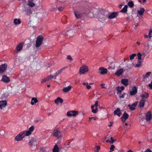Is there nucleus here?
Instances as JSON below:
<instances>
[{
  "instance_id": "1",
  "label": "nucleus",
  "mask_w": 152,
  "mask_h": 152,
  "mask_svg": "<svg viewBox=\"0 0 152 152\" xmlns=\"http://www.w3.org/2000/svg\"><path fill=\"white\" fill-rule=\"evenodd\" d=\"M34 129V126H31L29 128L28 130L22 132L19 134L15 137V140L18 141H21L25 136H28L30 134Z\"/></svg>"
},
{
  "instance_id": "2",
  "label": "nucleus",
  "mask_w": 152,
  "mask_h": 152,
  "mask_svg": "<svg viewBox=\"0 0 152 152\" xmlns=\"http://www.w3.org/2000/svg\"><path fill=\"white\" fill-rule=\"evenodd\" d=\"M108 12L104 10H102L98 14V17L99 21L104 22L107 20V14Z\"/></svg>"
},
{
  "instance_id": "3",
  "label": "nucleus",
  "mask_w": 152,
  "mask_h": 152,
  "mask_svg": "<svg viewBox=\"0 0 152 152\" xmlns=\"http://www.w3.org/2000/svg\"><path fill=\"white\" fill-rule=\"evenodd\" d=\"M53 136L57 138H59L62 136L61 133L58 128H56L53 131L52 134Z\"/></svg>"
},
{
  "instance_id": "4",
  "label": "nucleus",
  "mask_w": 152,
  "mask_h": 152,
  "mask_svg": "<svg viewBox=\"0 0 152 152\" xmlns=\"http://www.w3.org/2000/svg\"><path fill=\"white\" fill-rule=\"evenodd\" d=\"M88 71V67L85 65H83L80 68L79 73L80 74H84Z\"/></svg>"
},
{
  "instance_id": "5",
  "label": "nucleus",
  "mask_w": 152,
  "mask_h": 152,
  "mask_svg": "<svg viewBox=\"0 0 152 152\" xmlns=\"http://www.w3.org/2000/svg\"><path fill=\"white\" fill-rule=\"evenodd\" d=\"M23 10L25 12V14L27 15H30L32 13L31 7L27 5L24 6V9Z\"/></svg>"
},
{
  "instance_id": "6",
  "label": "nucleus",
  "mask_w": 152,
  "mask_h": 152,
  "mask_svg": "<svg viewBox=\"0 0 152 152\" xmlns=\"http://www.w3.org/2000/svg\"><path fill=\"white\" fill-rule=\"evenodd\" d=\"M43 38L42 36H38L37 39L35 46L36 47H39L42 43Z\"/></svg>"
},
{
  "instance_id": "7",
  "label": "nucleus",
  "mask_w": 152,
  "mask_h": 152,
  "mask_svg": "<svg viewBox=\"0 0 152 152\" xmlns=\"http://www.w3.org/2000/svg\"><path fill=\"white\" fill-rule=\"evenodd\" d=\"M39 139L37 137L31 138L29 141V144L30 145H36L39 142Z\"/></svg>"
},
{
  "instance_id": "8",
  "label": "nucleus",
  "mask_w": 152,
  "mask_h": 152,
  "mask_svg": "<svg viewBox=\"0 0 152 152\" xmlns=\"http://www.w3.org/2000/svg\"><path fill=\"white\" fill-rule=\"evenodd\" d=\"M119 12H113L112 13H109L108 12L107 14V19H111L116 17L118 15Z\"/></svg>"
},
{
  "instance_id": "9",
  "label": "nucleus",
  "mask_w": 152,
  "mask_h": 152,
  "mask_svg": "<svg viewBox=\"0 0 152 152\" xmlns=\"http://www.w3.org/2000/svg\"><path fill=\"white\" fill-rule=\"evenodd\" d=\"M27 4L28 7H32L36 6L34 0H28Z\"/></svg>"
},
{
  "instance_id": "10",
  "label": "nucleus",
  "mask_w": 152,
  "mask_h": 152,
  "mask_svg": "<svg viewBox=\"0 0 152 152\" xmlns=\"http://www.w3.org/2000/svg\"><path fill=\"white\" fill-rule=\"evenodd\" d=\"M6 100H3L0 101V109H2L5 108L7 105Z\"/></svg>"
},
{
  "instance_id": "11",
  "label": "nucleus",
  "mask_w": 152,
  "mask_h": 152,
  "mask_svg": "<svg viewBox=\"0 0 152 152\" xmlns=\"http://www.w3.org/2000/svg\"><path fill=\"white\" fill-rule=\"evenodd\" d=\"M66 68V67H64L60 69L57 72L55 73L54 74V79H56V77L58 75L61 74L62 72Z\"/></svg>"
},
{
  "instance_id": "12",
  "label": "nucleus",
  "mask_w": 152,
  "mask_h": 152,
  "mask_svg": "<svg viewBox=\"0 0 152 152\" xmlns=\"http://www.w3.org/2000/svg\"><path fill=\"white\" fill-rule=\"evenodd\" d=\"M129 116V115L126 112H125L121 117L122 121L124 123L125 122V121L128 118Z\"/></svg>"
},
{
  "instance_id": "13",
  "label": "nucleus",
  "mask_w": 152,
  "mask_h": 152,
  "mask_svg": "<svg viewBox=\"0 0 152 152\" xmlns=\"http://www.w3.org/2000/svg\"><path fill=\"white\" fill-rule=\"evenodd\" d=\"M114 114L115 115H117L118 117H120L121 115L122 112L119 108H117L116 110L114 111Z\"/></svg>"
},
{
  "instance_id": "14",
  "label": "nucleus",
  "mask_w": 152,
  "mask_h": 152,
  "mask_svg": "<svg viewBox=\"0 0 152 152\" xmlns=\"http://www.w3.org/2000/svg\"><path fill=\"white\" fill-rule=\"evenodd\" d=\"M152 115L150 111H148L146 114V120L147 121H150L152 118Z\"/></svg>"
},
{
  "instance_id": "15",
  "label": "nucleus",
  "mask_w": 152,
  "mask_h": 152,
  "mask_svg": "<svg viewBox=\"0 0 152 152\" xmlns=\"http://www.w3.org/2000/svg\"><path fill=\"white\" fill-rule=\"evenodd\" d=\"M137 92V89L136 86L133 87L132 90L130 92V94L131 95L133 96L136 94Z\"/></svg>"
},
{
  "instance_id": "16",
  "label": "nucleus",
  "mask_w": 152,
  "mask_h": 152,
  "mask_svg": "<svg viewBox=\"0 0 152 152\" xmlns=\"http://www.w3.org/2000/svg\"><path fill=\"white\" fill-rule=\"evenodd\" d=\"M7 67V65L4 64L0 66V73H2L6 70Z\"/></svg>"
},
{
  "instance_id": "17",
  "label": "nucleus",
  "mask_w": 152,
  "mask_h": 152,
  "mask_svg": "<svg viewBox=\"0 0 152 152\" xmlns=\"http://www.w3.org/2000/svg\"><path fill=\"white\" fill-rule=\"evenodd\" d=\"M1 81L5 83H8L10 82V80L8 77L5 75H4L2 76Z\"/></svg>"
},
{
  "instance_id": "18",
  "label": "nucleus",
  "mask_w": 152,
  "mask_h": 152,
  "mask_svg": "<svg viewBox=\"0 0 152 152\" xmlns=\"http://www.w3.org/2000/svg\"><path fill=\"white\" fill-rule=\"evenodd\" d=\"M137 103V102H136L134 103L132 105L129 104L128 105V106L129 107L130 110H133L135 109V107L136 106Z\"/></svg>"
},
{
  "instance_id": "19",
  "label": "nucleus",
  "mask_w": 152,
  "mask_h": 152,
  "mask_svg": "<svg viewBox=\"0 0 152 152\" xmlns=\"http://www.w3.org/2000/svg\"><path fill=\"white\" fill-rule=\"evenodd\" d=\"M77 114V112L76 111H72L69 112H67V115L69 116H75Z\"/></svg>"
},
{
  "instance_id": "20",
  "label": "nucleus",
  "mask_w": 152,
  "mask_h": 152,
  "mask_svg": "<svg viewBox=\"0 0 152 152\" xmlns=\"http://www.w3.org/2000/svg\"><path fill=\"white\" fill-rule=\"evenodd\" d=\"M99 70L100 71V73L101 75H104L107 72V70L106 68L103 67H100L99 69Z\"/></svg>"
},
{
  "instance_id": "21",
  "label": "nucleus",
  "mask_w": 152,
  "mask_h": 152,
  "mask_svg": "<svg viewBox=\"0 0 152 152\" xmlns=\"http://www.w3.org/2000/svg\"><path fill=\"white\" fill-rule=\"evenodd\" d=\"M23 45V43L21 42L16 47V51L17 52H19L20 51L22 48Z\"/></svg>"
},
{
  "instance_id": "22",
  "label": "nucleus",
  "mask_w": 152,
  "mask_h": 152,
  "mask_svg": "<svg viewBox=\"0 0 152 152\" xmlns=\"http://www.w3.org/2000/svg\"><path fill=\"white\" fill-rule=\"evenodd\" d=\"M71 86H69L66 87L62 89V91L64 93H67L71 89Z\"/></svg>"
},
{
  "instance_id": "23",
  "label": "nucleus",
  "mask_w": 152,
  "mask_h": 152,
  "mask_svg": "<svg viewBox=\"0 0 152 152\" xmlns=\"http://www.w3.org/2000/svg\"><path fill=\"white\" fill-rule=\"evenodd\" d=\"M75 32L73 30H70L67 32L66 35L67 36L70 37L73 35Z\"/></svg>"
},
{
  "instance_id": "24",
  "label": "nucleus",
  "mask_w": 152,
  "mask_h": 152,
  "mask_svg": "<svg viewBox=\"0 0 152 152\" xmlns=\"http://www.w3.org/2000/svg\"><path fill=\"white\" fill-rule=\"evenodd\" d=\"M121 83L126 86H128L129 85L128 80L126 79H123L121 80Z\"/></svg>"
},
{
  "instance_id": "25",
  "label": "nucleus",
  "mask_w": 152,
  "mask_h": 152,
  "mask_svg": "<svg viewBox=\"0 0 152 152\" xmlns=\"http://www.w3.org/2000/svg\"><path fill=\"white\" fill-rule=\"evenodd\" d=\"M21 20L20 19L15 18L13 20V23L15 25H18L21 23Z\"/></svg>"
},
{
  "instance_id": "26",
  "label": "nucleus",
  "mask_w": 152,
  "mask_h": 152,
  "mask_svg": "<svg viewBox=\"0 0 152 152\" xmlns=\"http://www.w3.org/2000/svg\"><path fill=\"white\" fill-rule=\"evenodd\" d=\"M75 15L77 18H80L82 16V14L79 11H76L75 12Z\"/></svg>"
},
{
  "instance_id": "27",
  "label": "nucleus",
  "mask_w": 152,
  "mask_h": 152,
  "mask_svg": "<svg viewBox=\"0 0 152 152\" xmlns=\"http://www.w3.org/2000/svg\"><path fill=\"white\" fill-rule=\"evenodd\" d=\"M63 101V100L62 99L58 97L55 100L54 102L56 104H58L59 102L62 103Z\"/></svg>"
},
{
  "instance_id": "28",
  "label": "nucleus",
  "mask_w": 152,
  "mask_h": 152,
  "mask_svg": "<svg viewBox=\"0 0 152 152\" xmlns=\"http://www.w3.org/2000/svg\"><path fill=\"white\" fill-rule=\"evenodd\" d=\"M127 8L128 6L127 5H125L122 9L120 11V12H122L124 13H125L127 12Z\"/></svg>"
},
{
  "instance_id": "29",
  "label": "nucleus",
  "mask_w": 152,
  "mask_h": 152,
  "mask_svg": "<svg viewBox=\"0 0 152 152\" xmlns=\"http://www.w3.org/2000/svg\"><path fill=\"white\" fill-rule=\"evenodd\" d=\"M145 11V9L143 8H140L139 10L137 11L138 14L140 15H142Z\"/></svg>"
},
{
  "instance_id": "30",
  "label": "nucleus",
  "mask_w": 152,
  "mask_h": 152,
  "mask_svg": "<svg viewBox=\"0 0 152 152\" xmlns=\"http://www.w3.org/2000/svg\"><path fill=\"white\" fill-rule=\"evenodd\" d=\"M123 72V69H121L117 70L116 72H115V74L116 75L118 76H120L122 75Z\"/></svg>"
},
{
  "instance_id": "31",
  "label": "nucleus",
  "mask_w": 152,
  "mask_h": 152,
  "mask_svg": "<svg viewBox=\"0 0 152 152\" xmlns=\"http://www.w3.org/2000/svg\"><path fill=\"white\" fill-rule=\"evenodd\" d=\"M145 101V100L144 99H142L140 100L139 102V105L140 107H144Z\"/></svg>"
},
{
  "instance_id": "32",
  "label": "nucleus",
  "mask_w": 152,
  "mask_h": 152,
  "mask_svg": "<svg viewBox=\"0 0 152 152\" xmlns=\"http://www.w3.org/2000/svg\"><path fill=\"white\" fill-rule=\"evenodd\" d=\"M149 97V94L148 92H145L144 94L141 95V97L143 99L144 98L146 99L148 98Z\"/></svg>"
},
{
  "instance_id": "33",
  "label": "nucleus",
  "mask_w": 152,
  "mask_h": 152,
  "mask_svg": "<svg viewBox=\"0 0 152 152\" xmlns=\"http://www.w3.org/2000/svg\"><path fill=\"white\" fill-rule=\"evenodd\" d=\"M151 73V72H147L145 74H144L143 75V78L144 79H146L150 75Z\"/></svg>"
},
{
  "instance_id": "34",
  "label": "nucleus",
  "mask_w": 152,
  "mask_h": 152,
  "mask_svg": "<svg viewBox=\"0 0 152 152\" xmlns=\"http://www.w3.org/2000/svg\"><path fill=\"white\" fill-rule=\"evenodd\" d=\"M37 102V99L36 98L33 97L31 99V104L32 105H34L36 104Z\"/></svg>"
},
{
  "instance_id": "35",
  "label": "nucleus",
  "mask_w": 152,
  "mask_h": 152,
  "mask_svg": "<svg viewBox=\"0 0 152 152\" xmlns=\"http://www.w3.org/2000/svg\"><path fill=\"white\" fill-rule=\"evenodd\" d=\"M53 152H59V148L56 144L55 145L53 148Z\"/></svg>"
},
{
  "instance_id": "36",
  "label": "nucleus",
  "mask_w": 152,
  "mask_h": 152,
  "mask_svg": "<svg viewBox=\"0 0 152 152\" xmlns=\"http://www.w3.org/2000/svg\"><path fill=\"white\" fill-rule=\"evenodd\" d=\"M100 147L99 146H96L93 149L94 152H98L100 149Z\"/></svg>"
},
{
  "instance_id": "37",
  "label": "nucleus",
  "mask_w": 152,
  "mask_h": 152,
  "mask_svg": "<svg viewBox=\"0 0 152 152\" xmlns=\"http://www.w3.org/2000/svg\"><path fill=\"white\" fill-rule=\"evenodd\" d=\"M124 87L123 86L121 87L118 86L117 88V90H118V92L121 93L122 91L124 90Z\"/></svg>"
},
{
  "instance_id": "38",
  "label": "nucleus",
  "mask_w": 152,
  "mask_h": 152,
  "mask_svg": "<svg viewBox=\"0 0 152 152\" xmlns=\"http://www.w3.org/2000/svg\"><path fill=\"white\" fill-rule=\"evenodd\" d=\"M9 96V94L7 92H6L5 93L3 94H2V96L1 97L2 99H4V98H6L7 97Z\"/></svg>"
},
{
  "instance_id": "39",
  "label": "nucleus",
  "mask_w": 152,
  "mask_h": 152,
  "mask_svg": "<svg viewBox=\"0 0 152 152\" xmlns=\"http://www.w3.org/2000/svg\"><path fill=\"white\" fill-rule=\"evenodd\" d=\"M85 13L86 14H88L90 13H91L92 14V15H91V17H92L93 16V15L92 12L89 9H87L85 11Z\"/></svg>"
},
{
  "instance_id": "40",
  "label": "nucleus",
  "mask_w": 152,
  "mask_h": 152,
  "mask_svg": "<svg viewBox=\"0 0 152 152\" xmlns=\"http://www.w3.org/2000/svg\"><path fill=\"white\" fill-rule=\"evenodd\" d=\"M128 5L131 8H132L134 6V3L132 1L128 2Z\"/></svg>"
},
{
  "instance_id": "41",
  "label": "nucleus",
  "mask_w": 152,
  "mask_h": 152,
  "mask_svg": "<svg viewBox=\"0 0 152 152\" xmlns=\"http://www.w3.org/2000/svg\"><path fill=\"white\" fill-rule=\"evenodd\" d=\"M137 56L138 57V59L139 60V61H138V63L141 64V61L140 60L141 59V57L142 56V55L140 53H139L137 54Z\"/></svg>"
},
{
  "instance_id": "42",
  "label": "nucleus",
  "mask_w": 152,
  "mask_h": 152,
  "mask_svg": "<svg viewBox=\"0 0 152 152\" xmlns=\"http://www.w3.org/2000/svg\"><path fill=\"white\" fill-rule=\"evenodd\" d=\"M49 150L44 148H41L40 149V152H47Z\"/></svg>"
},
{
  "instance_id": "43",
  "label": "nucleus",
  "mask_w": 152,
  "mask_h": 152,
  "mask_svg": "<svg viewBox=\"0 0 152 152\" xmlns=\"http://www.w3.org/2000/svg\"><path fill=\"white\" fill-rule=\"evenodd\" d=\"M83 85L86 86L87 88L88 89H90L91 88L90 86L89 85L88 83H83Z\"/></svg>"
},
{
  "instance_id": "44",
  "label": "nucleus",
  "mask_w": 152,
  "mask_h": 152,
  "mask_svg": "<svg viewBox=\"0 0 152 152\" xmlns=\"http://www.w3.org/2000/svg\"><path fill=\"white\" fill-rule=\"evenodd\" d=\"M54 75H51L49 76H48L46 77L48 81L50 80L53 78H54Z\"/></svg>"
},
{
  "instance_id": "45",
  "label": "nucleus",
  "mask_w": 152,
  "mask_h": 152,
  "mask_svg": "<svg viewBox=\"0 0 152 152\" xmlns=\"http://www.w3.org/2000/svg\"><path fill=\"white\" fill-rule=\"evenodd\" d=\"M136 54H133L132 55H130L129 56V57L130 58V60H132L133 59L135 56H136Z\"/></svg>"
},
{
  "instance_id": "46",
  "label": "nucleus",
  "mask_w": 152,
  "mask_h": 152,
  "mask_svg": "<svg viewBox=\"0 0 152 152\" xmlns=\"http://www.w3.org/2000/svg\"><path fill=\"white\" fill-rule=\"evenodd\" d=\"M94 105H92L91 106V108L92 109V112L94 113H96V110H94Z\"/></svg>"
},
{
  "instance_id": "47",
  "label": "nucleus",
  "mask_w": 152,
  "mask_h": 152,
  "mask_svg": "<svg viewBox=\"0 0 152 152\" xmlns=\"http://www.w3.org/2000/svg\"><path fill=\"white\" fill-rule=\"evenodd\" d=\"M115 146L114 145H111L110 147V149L111 151H113Z\"/></svg>"
},
{
  "instance_id": "48",
  "label": "nucleus",
  "mask_w": 152,
  "mask_h": 152,
  "mask_svg": "<svg viewBox=\"0 0 152 152\" xmlns=\"http://www.w3.org/2000/svg\"><path fill=\"white\" fill-rule=\"evenodd\" d=\"M149 38H151L152 37V29L150 31L149 33Z\"/></svg>"
},
{
  "instance_id": "49",
  "label": "nucleus",
  "mask_w": 152,
  "mask_h": 152,
  "mask_svg": "<svg viewBox=\"0 0 152 152\" xmlns=\"http://www.w3.org/2000/svg\"><path fill=\"white\" fill-rule=\"evenodd\" d=\"M126 95V93H124L121 95L119 96V98H123Z\"/></svg>"
},
{
  "instance_id": "50",
  "label": "nucleus",
  "mask_w": 152,
  "mask_h": 152,
  "mask_svg": "<svg viewBox=\"0 0 152 152\" xmlns=\"http://www.w3.org/2000/svg\"><path fill=\"white\" fill-rule=\"evenodd\" d=\"M110 139L111 140H110V144H112L113 143L114 141H115V140L113 139V138L112 137H110Z\"/></svg>"
},
{
  "instance_id": "51",
  "label": "nucleus",
  "mask_w": 152,
  "mask_h": 152,
  "mask_svg": "<svg viewBox=\"0 0 152 152\" xmlns=\"http://www.w3.org/2000/svg\"><path fill=\"white\" fill-rule=\"evenodd\" d=\"M64 9V8L62 6H61L60 7L58 8V9L59 11H61L63 10Z\"/></svg>"
},
{
  "instance_id": "52",
  "label": "nucleus",
  "mask_w": 152,
  "mask_h": 152,
  "mask_svg": "<svg viewBox=\"0 0 152 152\" xmlns=\"http://www.w3.org/2000/svg\"><path fill=\"white\" fill-rule=\"evenodd\" d=\"M67 58L68 60L71 61L72 60V58L70 56L68 55L67 56Z\"/></svg>"
},
{
  "instance_id": "53",
  "label": "nucleus",
  "mask_w": 152,
  "mask_h": 152,
  "mask_svg": "<svg viewBox=\"0 0 152 152\" xmlns=\"http://www.w3.org/2000/svg\"><path fill=\"white\" fill-rule=\"evenodd\" d=\"M48 81V80L46 77L45 79L42 80L41 81V83H43L46 82L47 81Z\"/></svg>"
},
{
  "instance_id": "54",
  "label": "nucleus",
  "mask_w": 152,
  "mask_h": 152,
  "mask_svg": "<svg viewBox=\"0 0 152 152\" xmlns=\"http://www.w3.org/2000/svg\"><path fill=\"white\" fill-rule=\"evenodd\" d=\"M141 65V64L137 63L136 64V65H135V67H139Z\"/></svg>"
},
{
  "instance_id": "55",
  "label": "nucleus",
  "mask_w": 152,
  "mask_h": 152,
  "mask_svg": "<svg viewBox=\"0 0 152 152\" xmlns=\"http://www.w3.org/2000/svg\"><path fill=\"white\" fill-rule=\"evenodd\" d=\"M98 102L97 101H96L95 102V104L94 105V106H95L96 107H97L98 106Z\"/></svg>"
},
{
  "instance_id": "56",
  "label": "nucleus",
  "mask_w": 152,
  "mask_h": 152,
  "mask_svg": "<svg viewBox=\"0 0 152 152\" xmlns=\"http://www.w3.org/2000/svg\"><path fill=\"white\" fill-rule=\"evenodd\" d=\"M92 118H93L94 119V120H96L97 118L96 117H91V118L89 117V120L91 121Z\"/></svg>"
},
{
  "instance_id": "57",
  "label": "nucleus",
  "mask_w": 152,
  "mask_h": 152,
  "mask_svg": "<svg viewBox=\"0 0 152 152\" xmlns=\"http://www.w3.org/2000/svg\"><path fill=\"white\" fill-rule=\"evenodd\" d=\"M148 86L151 89H152V81H151V83L148 84Z\"/></svg>"
},
{
  "instance_id": "58",
  "label": "nucleus",
  "mask_w": 152,
  "mask_h": 152,
  "mask_svg": "<svg viewBox=\"0 0 152 152\" xmlns=\"http://www.w3.org/2000/svg\"><path fill=\"white\" fill-rule=\"evenodd\" d=\"M101 86H102V88H106L104 86L105 84L104 83H101Z\"/></svg>"
},
{
  "instance_id": "59",
  "label": "nucleus",
  "mask_w": 152,
  "mask_h": 152,
  "mask_svg": "<svg viewBox=\"0 0 152 152\" xmlns=\"http://www.w3.org/2000/svg\"><path fill=\"white\" fill-rule=\"evenodd\" d=\"M144 152H152V151L149 149H147Z\"/></svg>"
},
{
  "instance_id": "60",
  "label": "nucleus",
  "mask_w": 152,
  "mask_h": 152,
  "mask_svg": "<svg viewBox=\"0 0 152 152\" xmlns=\"http://www.w3.org/2000/svg\"><path fill=\"white\" fill-rule=\"evenodd\" d=\"M36 5H37V7H41V4L40 3V2H39V4L37 5V4H36Z\"/></svg>"
},
{
  "instance_id": "61",
  "label": "nucleus",
  "mask_w": 152,
  "mask_h": 152,
  "mask_svg": "<svg viewBox=\"0 0 152 152\" xmlns=\"http://www.w3.org/2000/svg\"><path fill=\"white\" fill-rule=\"evenodd\" d=\"M110 124L108 125V126L109 127H111V126H112V124L113 123V122L111 121V122H110Z\"/></svg>"
},
{
  "instance_id": "62",
  "label": "nucleus",
  "mask_w": 152,
  "mask_h": 152,
  "mask_svg": "<svg viewBox=\"0 0 152 152\" xmlns=\"http://www.w3.org/2000/svg\"><path fill=\"white\" fill-rule=\"evenodd\" d=\"M56 1L57 2L59 1L60 2H63L65 1V0H57Z\"/></svg>"
},
{
  "instance_id": "63",
  "label": "nucleus",
  "mask_w": 152,
  "mask_h": 152,
  "mask_svg": "<svg viewBox=\"0 0 152 152\" xmlns=\"http://www.w3.org/2000/svg\"><path fill=\"white\" fill-rule=\"evenodd\" d=\"M123 5H124L123 4H120L119 5V7L120 8H121V7L123 6Z\"/></svg>"
},
{
  "instance_id": "64",
  "label": "nucleus",
  "mask_w": 152,
  "mask_h": 152,
  "mask_svg": "<svg viewBox=\"0 0 152 152\" xmlns=\"http://www.w3.org/2000/svg\"><path fill=\"white\" fill-rule=\"evenodd\" d=\"M130 18L129 17H127L126 18V20L128 21H129L130 20Z\"/></svg>"
}]
</instances>
